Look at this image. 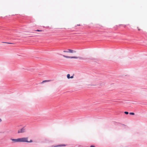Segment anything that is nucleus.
Segmentation results:
<instances>
[{"instance_id": "nucleus-1", "label": "nucleus", "mask_w": 147, "mask_h": 147, "mask_svg": "<svg viewBox=\"0 0 147 147\" xmlns=\"http://www.w3.org/2000/svg\"><path fill=\"white\" fill-rule=\"evenodd\" d=\"M28 137H24L19 138V142H28Z\"/></svg>"}, {"instance_id": "nucleus-2", "label": "nucleus", "mask_w": 147, "mask_h": 147, "mask_svg": "<svg viewBox=\"0 0 147 147\" xmlns=\"http://www.w3.org/2000/svg\"><path fill=\"white\" fill-rule=\"evenodd\" d=\"M26 131V129L24 127L18 130V133H22L25 132Z\"/></svg>"}, {"instance_id": "nucleus-3", "label": "nucleus", "mask_w": 147, "mask_h": 147, "mask_svg": "<svg viewBox=\"0 0 147 147\" xmlns=\"http://www.w3.org/2000/svg\"><path fill=\"white\" fill-rule=\"evenodd\" d=\"M63 56L67 58H71V59H78L79 57H78L74 56V57H69L63 55Z\"/></svg>"}, {"instance_id": "nucleus-4", "label": "nucleus", "mask_w": 147, "mask_h": 147, "mask_svg": "<svg viewBox=\"0 0 147 147\" xmlns=\"http://www.w3.org/2000/svg\"><path fill=\"white\" fill-rule=\"evenodd\" d=\"M68 51H63V52H65V53L70 52V53H73V52H74V53L76 52V51H74L73 50H71V49H68Z\"/></svg>"}, {"instance_id": "nucleus-5", "label": "nucleus", "mask_w": 147, "mask_h": 147, "mask_svg": "<svg viewBox=\"0 0 147 147\" xmlns=\"http://www.w3.org/2000/svg\"><path fill=\"white\" fill-rule=\"evenodd\" d=\"M11 140L14 142H19V138L17 139H11Z\"/></svg>"}, {"instance_id": "nucleus-6", "label": "nucleus", "mask_w": 147, "mask_h": 147, "mask_svg": "<svg viewBox=\"0 0 147 147\" xmlns=\"http://www.w3.org/2000/svg\"><path fill=\"white\" fill-rule=\"evenodd\" d=\"M66 145H65V144H62V145H56V146H54V147H61L62 146H66Z\"/></svg>"}, {"instance_id": "nucleus-7", "label": "nucleus", "mask_w": 147, "mask_h": 147, "mask_svg": "<svg viewBox=\"0 0 147 147\" xmlns=\"http://www.w3.org/2000/svg\"><path fill=\"white\" fill-rule=\"evenodd\" d=\"M51 81V80H44V81H42V83H42L45 82H49Z\"/></svg>"}, {"instance_id": "nucleus-8", "label": "nucleus", "mask_w": 147, "mask_h": 147, "mask_svg": "<svg viewBox=\"0 0 147 147\" xmlns=\"http://www.w3.org/2000/svg\"><path fill=\"white\" fill-rule=\"evenodd\" d=\"M70 75L69 74H68L67 75V77L68 79H69L70 78Z\"/></svg>"}, {"instance_id": "nucleus-9", "label": "nucleus", "mask_w": 147, "mask_h": 147, "mask_svg": "<svg viewBox=\"0 0 147 147\" xmlns=\"http://www.w3.org/2000/svg\"><path fill=\"white\" fill-rule=\"evenodd\" d=\"M33 142V141L32 140H31L30 141H28V142H27L31 143V142Z\"/></svg>"}, {"instance_id": "nucleus-10", "label": "nucleus", "mask_w": 147, "mask_h": 147, "mask_svg": "<svg viewBox=\"0 0 147 147\" xmlns=\"http://www.w3.org/2000/svg\"><path fill=\"white\" fill-rule=\"evenodd\" d=\"M129 114L131 115H134L135 114L134 113L131 112V113H129Z\"/></svg>"}, {"instance_id": "nucleus-11", "label": "nucleus", "mask_w": 147, "mask_h": 147, "mask_svg": "<svg viewBox=\"0 0 147 147\" xmlns=\"http://www.w3.org/2000/svg\"><path fill=\"white\" fill-rule=\"evenodd\" d=\"M124 113L126 114H128L129 113L127 111H125L124 112Z\"/></svg>"}, {"instance_id": "nucleus-12", "label": "nucleus", "mask_w": 147, "mask_h": 147, "mask_svg": "<svg viewBox=\"0 0 147 147\" xmlns=\"http://www.w3.org/2000/svg\"><path fill=\"white\" fill-rule=\"evenodd\" d=\"M36 31H38V32H42V30H36Z\"/></svg>"}, {"instance_id": "nucleus-13", "label": "nucleus", "mask_w": 147, "mask_h": 147, "mask_svg": "<svg viewBox=\"0 0 147 147\" xmlns=\"http://www.w3.org/2000/svg\"><path fill=\"white\" fill-rule=\"evenodd\" d=\"M90 147H95L94 146H93V145H91L90 146Z\"/></svg>"}, {"instance_id": "nucleus-14", "label": "nucleus", "mask_w": 147, "mask_h": 147, "mask_svg": "<svg viewBox=\"0 0 147 147\" xmlns=\"http://www.w3.org/2000/svg\"><path fill=\"white\" fill-rule=\"evenodd\" d=\"M73 78V76H71V77H70V78Z\"/></svg>"}, {"instance_id": "nucleus-15", "label": "nucleus", "mask_w": 147, "mask_h": 147, "mask_svg": "<svg viewBox=\"0 0 147 147\" xmlns=\"http://www.w3.org/2000/svg\"><path fill=\"white\" fill-rule=\"evenodd\" d=\"M138 30H140V29L138 28Z\"/></svg>"}, {"instance_id": "nucleus-16", "label": "nucleus", "mask_w": 147, "mask_h": 147, "mask_svg": "<svg viewBox=\"0 0 147 147\" xmlns=\"http://www.w3.org/2000/svg\"><path fill=\"white\" fill-rule=\"evenodd\" d=\"M78 147H82V146L81 145H79Z\"/></svg>"}, {"instance_id": "nucleus-17", "label": "nucleus", "mask_w": 147, "mask_h": 147, "mask_svg": "<svg viewBox=\"0 0 147 147\" xmlns=\"http://www.w3.org/2000/svg\"><path fill=\"white\" fill-rule=\"evenodd\" d=\"M95 85V84H91V85Z\"/></svg>"}, {"instance_id": "nucleus-18", "label": "nucleus", "mask_w": 147, "mask_h": 147, "mask_svg": "<svg viewBox=\"0 0 147 147\" xmlns=\"http://www.w3.org/2000/svg\"><path fill=\"white\" fill-rule=\"evenodd\" d=\"M96 82H95L94 83V84H96Z\"/></svg>"}, {"instance_id": "nucleus-19", "label": "nucleus", "mask_w": 147, "mask_h": 147, "mask_svg": "<svg viewBox=\"0 0 147 147\" xmlns=\"http://www.w3.org/2000/svg\"><path fill=\"white\" fill-rule=\"evenodd\" d=\"M77 26H80V25L79 24V25H77Z\"/></svg>"}, {"instance_id": "nucleus-20", "label": "nucleus", "mask_w": 147, "mask_h": 147, "mask_svg": "<svg viewBox=\"0 0 147 147\" xmlns=\"http://www.w3.org/2000/svg\"><path fill=\"white\" fill-rule=\"evenodd\" d=\"M2 120H0V122Z\"/></svg>"}, {"instance_id": "nucleus-21", "label": "nucleus", "mask_w": 147, "mask_h": 147, "mask_svg": "<svg viewBox=\"0 0 147 147\" xmlns=\"http://www.w3.org/2000/svg\"><path fill=\"white\" fill-rule=\"evenodd\" d=\"M8 43L11 44V43Z\"/></svg>"}]
</instances>
